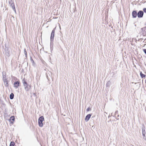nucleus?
<instances>
[{"mask_svg": "<svg viewBox=\"0 0 146 146\" xmlns=\"http://www.w3.org/2000/svg\"><path fill=\"white\" fill-rule=\"evenodd\" d=\"M55 29V28H54L52 30V31L51 34V36H50V41H51L50 49H51V50H52L53 49V48H52L53 46H52V45L51 44V42H52L54 40Z\"/></svg>", "mask_w": 146, "mask_h": 146, "instance_id": "nucleus-1", "label": "nucleus"}, {"mask_svg": "<svg viewBox=\"0 0 146 146\" xmlns=\"http://www.w3.org/2000/svg\"><path fill=\"white\" fill-rule=\"evenodd\" d=\"M2 80L4 83V85L5 87H7L9 86V84H8V81L6 78V75L3 74V72Z\"/></svg>", "mask_w": 146, "mask_h": 146, "instance_id": "nucleus-2", "label": "nucleus"}, {"mask_svg": "<svg viewBox=\"0 0 146 146\" xmlns=\"http://www.w3.org/2000/svg\"><path fill=\"white\" fill-rule=\"evenodd\" d=\"M44 120V118L43 116H40L38 119V124L39 127H42L43 126V121Z\"/></svg>", "mask_w": 146, "mask_h": 146, "instance_id": "nucleus-3", "label": "nucleus"}, {"mask_svg": "<svg viewBox=\"0 0 146 146\" xmlns=\"http://www.w3.org/2000/svg\"><path fill=\"white\" fill-rule=\"evenodd\" d=\"M9 3L10 6L16 13V10L13 1L12 0H10L9 1Z\"/></svg>", "mask_w": 146, "mask_h": 146, "instance_id": "nucleus-4", "label": "nucleus"}, {"mask_svg": "<svg viewBox=\"0 0 146 146\" xmlns=\"http://www.w3.org/2000/svg\"><path fill=\"white\" fill-rule=\"evenodd\" d=\"M5 55L9 57L10 56V53H9V48L7 47L6 46V45H5Z\"/></svg>", "mask_w": 146, "mask_h": 146, "instance_id": "nucleus-5", "label": "nucleus"}, {"mask_svg": "<svg viewBox=\"0 0 146 146\" xmlns=\"http://www.w3.org/2000/svg\"><path fill=\"white\" fill-rule=\"evenodd\" d=\"M144 14L143 11H139L137 13V17L138 18H141L143 17Z\"/></svg>", "mask_w": 146, "mask_h": 146, "instance_id": "nucleus-6", "label": "nucleus"}, {"mask_svg": "<svg viewBox=\"0 0 146 146\" xmlns=\"http://www.w3.org/2000/svg\"><path fill=\"white\" fill-rule=\"evenodd\" d=\"M142 34L143 36H145L146 35V27H144L143 28L141 29Z\"/></svg>", "mask_w": 146, "mask_h": 146, "instance_id": "nucleus-7", "label": "nucleus"}, {"mask_svg": "<svg viewBox=\"0 0 146 146\" xmlns=\"http://www.w3.org/2000/svg\"><path fill=\"white\" fill-rule=\"evenodd\" d=\"M132 16L133 18H135L137 16V13L136 11H133L132 12Z\"/></svg>", "mask_w": 146, "mask_h": 146, "instance_id": "nucleus-8", "label": "nucleus"}, {"mask_svg": "<svg viewBox=\"0 0 146 146\" xmlns=\"http://www.w3.org/2000/svg\"><path fill=\"white\" fill-rule=\"evenodd\" d=\"M20 83V82L19 81H17L15 82L14 84V87L16 88H18L19 86Z\"/></svg>", "mask_w": 146, "mask_h": 146, "instance_id": "nucleus-9", "label": "nucleus"}, {"mask_svg": "<svg viewBox=\"0 0 146 146\" xmlns=\"http://www.w3.org/2000/svg\"><path fill=\"white\" fill-rule=\"evenodd\" d=\"M92 114H88L86 117L85 120L86 121H88L90 119V117L91 116Z\"/></svg>", "mask_w": 146, "mask_h": 146, "instance_id": "nucleus-10", "label": "nucleus"}, {"mask_svg": "<svg viewBox=\"0 0 146 146\" xmlns=\"http://www.w3.org/2000/svg\"><path fill=\"white\" fill-rule=\"evenodd\" d=\"M25 87V90L27 91L29 90V89L31 88V86L29 85L28 84L27 85H25V86H24Z\"/></svg>", "mask_w": 146, "mask_h": 146, "instance_id": "nucleus-11", "label": "nucleus"}, {"mask_svg": "<svg viewBox=\"0 0 146 146\" xmlns=\"http://www.w3.org/2000/svg\"><path fill=\"white\" fill-rule=\"evenodd\" d=\"M50 74H51L52 73H46V76L48 80H49V79L51 77Z\"/></svg>", "mask_w": 146, "mask_h": 146, "instance_id": "nucleus-12", "label": "nucleus"}, {"mask_svg": "<svg viewBox=\"0 0 146 146\" xmlns=\"http://www.w3.org/2000/svg\"><path fill=\"white\" fill-rule=\"evenodd\" d=\"M23 82L24 86H25L26 85H27L28 84L27 82L25 81V78H24L23 80Z\"/></svg>", "mask_w": 146, "mask_h": 146, "instance_id": "nucleus-13", "label": "nucleus"}, {"mask_svg": "<svg viewBox=\"0 0 146 146\" xmlns=\"http://www.w3.org/2000/svg\"><path fill=\"white\" fill-rule=\"evenodd\" d=\"M14 97V94L13 93H11L10 95V98L12 100L13 99Z\"/></svg>", "mask_w": 146, "mask_h": 146, "instance_id": "nucleus-14", "label": "nucleus"}, {"mask_svg": "<svg viewBox=\"0 0 146 146\" xmlns=\"http://www.w3.org/2000/svg\"><path fill=\"white\" fill-rule=\"evenodd\" d=\"M141 76L142 78H144L145 76V75L143 74L141 72H140Z\"/></svg>", "mask_w": 146, "mask_h": 146, "instance_id": "nucleus-15", "label": "nucleus"}, {"mask_svg": "<svg viewBox=\"0 0 146 146\" xmlns=\"http://www.w3.org/2000/svg\"><path fill=\"white\" fill-rule=\"evenodd\" d=\"M15 144V143L13 141H11V142L9 146H14Z\"/></svg>", "mask_w": 146, "mask_h": 146, "instance_id": "nucleus-16", "label": "nucleus"}, {"mask_svg": "<svg viewBox=\"0 0 146 146\" xmlns=\"http://www.w3.org/2000/svg\"><path fill=\"white\" fill-rule=\"evenodd\" d=\"M24 53L25 57H27V53L25 49H24Z\"/></svg>", "mask_w": 146, "mask_h": 146, "instance_id": "nucleus-17", "label": "nucleus"}, {"mask_svg": "<svg viewBox=\"0 0 146 146\" xmlns=\"http://www.w3.org/2000/svg\"><path fill=\"white\" fill-rule=\"evenodd\" d=\"M15 119V118L14 116H12L10 118V120L14 121Z\"/></svg>", "mask_w": 146, "mask_h": 146, "instance_id": "nucleus-18", "label": "nucleus"}, {"mask_svg": "<svg viewBox=\"0 0 146 146\" xmlns=\"http://www.w3.org/2000/svg\"><path fill=\"white\" fill-rule=\"evenodd\" d=\"M30 60H31V61L32 63H33V64H34V62L33 59L32 57H30Z\"/></svg>", "mask_w": 146, "mask_h": 146, "instance_id": "nucleus-19", "label": "nucleus"}, {"mask_svg": "<svg viewBox=\"0 0 146 146\" xmlns=\"http://www.w3.org/2000/svg\"><path fill=\"white\" fill-rule=\"evenodd\" d=\"M142 135L143 136V138L145 139L146 137L145 136V134H144L143 133H142Z\"/></svg>", "mask_w": 146, "mask_h": 146, "instance_id": "nucleus-20", "label": "nucleus"}, {"mask_svg": "<svg viewBox=\"0 0 146 146\" xmlns=\"http://www.w3.org/2000/svg\"><path fill=\"white\" fill-rule=\"evenodd\" d=\"M91 110V109L89 107H88L86 111H90Z\"/></svg>", "mask_w": 146, "mask_h": 146, "instance_id": "nucleus-21", "label": "nucleus"}, {"mask_svg": "<svg viewBox=\"0 0 146 146\" xmlns=\"http://www.w3.org/2000/svg\"><path fill=\"white\" fill-rule=\"evenodd\" d=\"M142 133H143L144 134H145V129L142 128Z\"/></svg>", "mask_w": 146, "mask_h": 146, "instance_id": "nucleus-22", "label": "nucleus"}, {"mask_svg": "<svg viewBox=\"0 0 146 146\" xmlns=\"http://www.w3.org/2000/svg\"><path fill=\"white\" fill-rule=\"evenodd\" d=\"M143 12L145 13H146V8H144L143 9Z\"/></svg>", "mask_w": 146, "mask_h": 146, "instance_id": "nucleus-23", "label": "nucleus"}, {"mask_svg": "<svg viewBox=\"0 0 146 146\" xmlns=\"http://www.w3.org/2000/svg\"><path fill=\"white\" fill-rule=\"evenodd\" d=\"M118 111L117 110L115 112V116H116L117 114H118Z\"/></svg>", "mask_w": 146, "mask_h": 146, "instance_id": "nucleus-24", "label": "nucleus"}, {"mask_svg": "<svg viewBox=\"0 0 146 146\" xmlns=\"http://www.w3.org/2000/svg\"><path fill=\"white\" fill-rule=\"evenodd\" d=\"M143 51L146 54V49H143Z\"/></svg>", "mask_w": 146, "mask_h": 146, "instance_id": "nucleus-25", "label": "nucleus"}, {"mask_svg": "<svg viewBox=\"0 0 146 146\" xmlns=\"http://www.w3.org/2000/svg\"><path fill=\"white\" fill-rule=\"evenodd\" d=\"M143 39V38H140V39H139L138 41H139L140 40H141Z\"/></svg>", "mask_w": 146, "mask_h": 146, "instance_id": "nucleus-26", "label": "nucleus"}, {"mask_svg": "<svg viewBox=\"0 0 146 146\" xmlns=\"http://www.w3.org/2000/svg\"><path fill=\"white\" fill-rule=\"evenodd\" d=\"M143 42L144 43L146 42V38L145 39L144 41H143Z\"/></svg>", "mask_w": 146, "mask_h": 146, "instance_id": "nucleus-27", "label": "nucleus"}, {"mask_svg": "<svg viewBox=\"0 0 146 146\" xmlns=\"http://www.w3.org/2000/svg\"><path fill=\"white\" fill-rule=\"evenodd\" d=\"M33 94L34 96H36V94L35 93H34Z\"/></svg>", "mask_w": 146, "mask_h": 146, "instance_id": "nucleus-28", "label": "nucleus"}, {"mask_svg": "<svg viewBox=\"0 0 146 146\" xmlns=\"http://www.w3.org/2000/svg\"><path fill=\"white\" fill-rule=\"evenodd\" d=\"M11 123L13 124V121H11Z\"/></svg>", "mask_w": 146, "mask_h": 146, "instance_id": "nucleus-29", "label": "nucleus"}, {"mask_svg": "<svg viewBox=\"0 0 146 146\" xmlns=\"http://www.w3.org/2000/svg\"><path fill=\"white\" fill-rule=\"evenodd\" d=\"M137 40L136 39H135V41L136 42H137Z\"/></svg>", "mask_w": 146, "mask_h": 146, "instance_id": "nucleus-30", "label": "nucleus"}, {"mask_svg": "<svg viewBox=\"0 0 146 146\" xmlns=\"http://www.w3.org/2000/svg\"><path fill=\"white\" fill-rule=\"evenodd\" d=\"M119 116V115H117V117H118Z\"/></svg>", "mask_w": 146, "mask_h": 146, "instance_id": "nucleus-31", "label": "nucleus"}, {"mask_svg": "<svg viewBox=\"0 0 146 146\" xmlns=\"http://www.w3.org/2000/svg\"><path fill=\"white\" fill-rule=\"evenodd\" d=\"M137 83H135V84H136Z\"/></svg>", "mask_w": 146, "mask_h": 146, "instance_id": "nucleus-32", "label": "nucleus"}, {"mask_svg": "<svg viewBox=\"0 0 146 146\" xmlns=\"http://www.w3.org/2000/svg\"><path fill=\"white\" fill-rule=\"evenodd\" d=\"M108 84V82L107 83V85Z\"/></svg>", "mask_w": 146, "mask_h": 146, "instance_id": "nucleus-33", "label": "nucleus"}, {"mask_svg": "<svg viewBox=\"0 0 146 146\" xmlns=\"http://www.w3.org/2000/svg\"><path fill=\"white\" fill-rule=\"evenodd\" d=\"M116 119H117V117L116 118Z\"/></svg>", "mask_w": 146, "mask_h": 146, "instance_id": "nucleus-34", "label": "nucleus"}]
</instances>
